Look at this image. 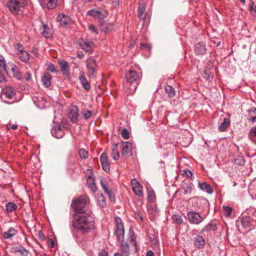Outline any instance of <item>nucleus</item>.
I'll use <instances>...</instances> for the list:
<instances>
[{"label":"nucleus","instance_id":"4468645a","mask_svg":"<svg viewBox=\"0 0 256 256\" xmlns=\"http://www.w3.org/2000/svg\"><path fill=\"white\" fill-rule=\"evenodd\" d=\"M100 161L103 170L106 172H109L110 170V164L108 162V156L106 152H103L102 154Z\"/></svg>","mask_w":256,"mask_h":256},{"label":"nucleus","instance_id":"bb28decb","mask_svg":"<svg viewBox=\"0 0 256 256\" xmlns=\"http://www.w3.org/2000/svg\"><path fill=\"white\" fill-rule=\"evenodd\" d=\"M59 64L63 74L65 76H68L69 73V66L68 62L64 60H61L59 62Z\"/></svg>","mask_w":256,"mask_h":256},{"label":"nucleus","instance_id":"0eeeda50","mask_svg":"<svg viewBox=\"0 0 256 256\" xmlns=\"http://www.w3.org/2000/svg\"><path fill=\"white\" fill-rule=\"evenodd\" d=\"M186 218L191 224H199L204 220L200 214L194 211H190L188 212Z\"/></svg>","mask_w":256,"mask_h":256},{"label":"nucleus","instance_id":"7ed1b4c3","mask_svg":"<svg viewBox=\"0 0 256 256\" xmlns=\"http://www.w3.org/2000/svg\"><path fill=\"white\" fill-rule=\"evenodd\" d=\"M141 75L138 74L136 71L130 70L126 74V78L128 82L130 84V93L135 92L139 83V80Z\"/></svg>","mask_w":256,"mask_h":256},{"label":"nucleus","instance_id":"c9c22d12","mask_svg":"<svg viewBox=\"0 0 256 256\" xmlns=\"http://www.w3.org/2000/svg\"><path fill=\"white\" fill-rule=\"evenodd\" d=\"M17 208V205L13 202H8L6 204V210L8 212H10Z\"/></svg>","mask_w":256,"mask_h":256},{"label":"nucleus","instance_id":"412c9836","mask_svg":"<svg viewBox=\"0 0 256 256\" xmlns=\"http://www.w3.org/2000/svg\"><path fill=\"white\" fill-rule=\"evenodd\" d=\"M16 54L22 62H26L30 60V55L25 50H20V52H16Z\"/></svg>","mask_w":256,"mask_h":256},{"label":"nucleus","instance_id":"0e129e2a","mask_svg":"<svg viewBox=\"0 0 256 256\" xmlns=\"http://www.w3.org/2000/svg\"><path fill=\"white\" fill-rule=\"evenodd\" d=\"M98 256H108V254L106 250H102L99 252Z\"/></svg>","mask_w":256,"mask_h":256},{"label":"nucleus","instance_id":"1a4fd4ad","mask_svg":"<svg viewBox=\"0 0 256 256\" xmlns=\"http://www.w3.org/2000/svg\"><path fill=\"white\" fill-rule=\"evenodd\" d=\"M100 184L104 192L108 196L110 200L114 202L115 200L114 193L112 190L108 186L106 182L102 177L100 178Z\"/></svg>","mask_w":256,"mask_h":256},{"label":"nucleus","instance_id":"3c124183","mask_svg":"<svg viewBox=\"0 0 256 256\" xmlns=\"http://www.w3.org/2000/svg\"><path fill=\"white\" fill-rule=\"evenodd\" d=\"M28 252L24 248H21V250L15 256H28Z\"/></svg>","mask_w":256,"mask_h":256},{"label":"nucleus","instance_id":"603ef678","mask_svg":"<svg viewBox=\"0 0 256 256\" xmlns=\"http://www.w3.org/2000/svg\"><path fill=\"white\" fill-rule=\"evenodd\" d=\"M234 162L236 164L240 166L244 165L245 163V161L242 157H240L236 159Z\"/></svg>","mask_w":256,"mask_h":256},{"label":"nucleus","instance_id":"2f4dec72","mask_svg":"<svg viewBox=\"0 0 256 256\" xmlns=\"http://www.w3.org/2000/svg\"><path fill=\"white\" fill-rule=\"evenodd\" d=\"M113 28V25L111 23L102 22L101 24V29L104 32H109Z\"/></svg>","mask_w":256,"mask_h":256},{"label":"nucleus","instance_id":"13d9d810","mask_svg":"<svg viewBox=\"0 0 256 256\" xmlns=\"http://www.w3.org/2000/svg\"><path fill=\"white\" fill-rule=\"evenodd\" d=\"M130 237L131 238V240L134 242V246H136V238L134 236V234L133 232H130Z\"/></svg>","mask_w":256,"mask_h":256},{"label":"nucleus","instance_id":"a19ab883","mask_svg":"<svg viewBox=\"0 0 256 256\" xmlns=\"http://www.w3.org/2000/svg\"><path fill=\"white\" fill-rule=\"evenodd\" d=\"M172 220L177 224H180L183 222L182 216L178 214H173Z\"/></svg>","mask_w":256,"mask_h":256},{"label":"nucleus","instance_id":"a18cd8bd","mask_svg":"<svg viewBox=\"0 0 256 256\" xmlns=\"http://www.w3.org/2000/svg\"><path fill=\"white\" fill-rule=\"evenodd\" d=\"M249 136L253 141L256 140V126L250 129L249 132Z\"/></svg>","mask_w":256,"mask_h":256},{"label":"nucleus","instance_id":"de8ad7c7","mask_svg":"<svg viewBox=\"0 0 256 256\" xmlns=\"http://www.w3.org/2000/svg\"><path fill=\"white\" fill-rule=\"evenodd\" d=\"M0 66L3 68L6 72H8V70L6 69L4 58L2 55H0Z\"/></svg>","mask_w":256,"mask_h":256},{"label":"nucleus","instance_id":"c85d7f7f","mask_svg":"<svg viewBox=\"0 0 256 256\" xmlns=\"http://www.w3.org/2000/svg\"><path fill=\"white\" fill-rule=\"evenodd\" d=\"M198 186L201 190H205L209 194H210L213 192L212 187L208 184L205 182L199 183Z\"/></svg>","mask_w":256,"mask_h":256},{"label":"nucleus","instance_id":"e433bc0d","mask_svg":"<svg viewBox=\"0 0 256 256\" xmlns=\"http://www.w3.org/2000/svg\"><path fill=\"white\" fill-rule=\"evenodd\" d=\"M165 90L169 97L172 98L175 95V90L172 86L168 85L166 86Z\"/></svg>","mask_w":256,"mask_h":256},{"label":"nucleus","instance_id":"aec40b11","mask_svg":"<svg viewBox=\"0 0 256 256\" xmlns=\"http://www.w3.org/2000/svg\"><path fill=\"white\" fill-rule=\"evenodd\" d=\"M194 246L198 248H202L205 245V240L203 237L200 235H197L194 240Z\"/></svg>","mask_w":256,"mask_h":256},{"label":"nucleus","instance_id":"473e14b6","mask_svg":"<svg viewBox=\"0 0 256 256\" xmlns=\"http://www.w3.org/2000/svg\"><path fill=\"white\" fill-rule=\"evenodd\" d=\"M114 223L116 224L115 230H124V227L122 224V222L120 218H115Z\"/></svg>","mask_w":256,"mask_h":256},{"label":"nucleus","instance_id":"338daca9","mask_svg":"<svg viewBox=\"0 0 256 256\" xmlns=\"http://www.w3.org/2000/svg\"><path fill=\"white\" fill-rule=\"evenodd\" d=\"M146 256H154V254L152 250H150L147 252Z\"/></svg>","mask_w":256,"mask_h":256},{"label":"nucleus","instance_id":"49530a36","mask_svg":"<svg viewBox=\"0 0 256 256\" xmlns=\"http://www.w3.org/2000/svg\"><path fill=\"white\" fill-rule=\"evenodd\" d=\"M182 188L184 190V193H190L192 190V186L190 184L188 183H184L182 186Z\"/></svg>","mask_w":256,"mask_h":256},{"label":"nucleus","instance_id":"6e6552de","mask_svg":"<svg viewBox=\"0 0 256 256\" xmlns=\"http://www.w3.org/2000/svg\"><path fill=\"white\" fill-rule=\"evenodd\" d=\"M251 224L252 222L249 217L239 218L236 221V226L238 231L240 232H243V229L250 228Z\"/></svg>","mask_w":256,"mask_h":256},{"label":"nucleus","instance_id":"20e7f679","mask_svg":"<svg viewBox=\"0 0 256 256\" xmlns=\"http://www.w3.org/2000/svg\"><path fill=\"white\" fill-rule=\"evenodd\" d=\"M86 62L88 77L90 78H95L97 68L96 60L93 58L90 57L86 60Z\"/></svg>","mask_w":256,"mask_h":256},{"label":"nucleus","instance_id":"f3484780","mask_svg":"<svg viewBox=\"0 0 256 256\" xmlns=\"http://www.w3.org/2000/svg\"><path fill=\"white\" fill-rule=\"evenodd\" d=\"M51 133L56 138H62L64 136V132L59 125L54 126L51 130Z\"/></svg>","mask_w":256,"mask_h":256},{"label":"nucleus","instance_id":"f704fd0d","mask_svg":"<svg viewBox=\"0 0 256 256\" xmlns=\"http://www.w3.org/2000/svg\"><path fill=\"white\" fill-rule=\"evenodd\" d=\"M249 10L250 12L256 17V5L253 0H250L249 2Z\"/></svg>","mask_w":256,"mask_h":256},{"label":"nucleus","instance_id":"79ce46f5","mask_svg":"<svg viewBox=\"0 0 256 256\" xmlns=\"http://www.w3.org/2000/svg\"><path fill=\"white\" fill-rule=\"evenodd\" d=\"M145 12V6L144 4H140L138 9V17L140 18H142L143 14Z\"/></svg>","mask_w":256,"mask_h":256},{"label":"nucleus","instance_id":"c756f323","mask_svg":"<svg viewBox=\"0 0 256 256\" xmlns=\"http://www.w3.org/2000/svg\"><path fill=\"white\" fill-rule=\"evenodd\" d=\"M249 112V116L248 120L250 122H256V108H252L250 110H248Z\"/></svg>","mask_w":256,"mask_h":256},{"label":"nucleus","instance_id":"9b49d317","mask_svg":"<svg viewBox=\"0 0 256 256\" xmlns=\"http://www.w3.org/2000/svg\"><path fill=\"white\" fill-rule=\"evenodd\" d=\"M78 109L76 106H72L69 108L68 116L72 123H76L78 116Z\"/></svg>","mask_w":256,"mask_h":256},{"label":"nucleus","instance_id":"ea45409f","mask_svg":"<svg viewBox=\"0 0 256 256\" xmlns=\"http://www.w3.org/2000/svg\"><path fill=\"white\" fill-rule=\"evenodd\" d=\"M115 234L116 236L117 239L119 242H124L123 239L124 237V230H115Z\"/></svg>","mask_w":256,"mask_h":256},{"label":"nucleus","instance_id":"f03ea898","mask_svg":"<svg viewBox=\"0 0 256 256\" xmlns=\"http://www.w3.org/2000/svg\"><path fill=\"white\" fill-rule=\"evenodd\" d=\"M90 203L89 198L87 196H83L72 200V208L78 214H84L87 206Z\"/></svg>","mask_w":256,"mask_h":256},{"label":"nucleus","instance_id":"dca6fc26","mask_svg":"<svg viewBox=\"0 0 256 256\" xmlns=\"http://www.w3.org/2000/svg\"><path fill=\"white\" fill-rule=\"evenodd\" d=\"M80 45L82 50L87 52H92L94 46L93 42L85 41L84 40H80Z\"/></svg>","mask_w":256,"mask_h":256},{"label":"nucleus","instance_id":"a878e982","mask_svg":"<svg viewBox=\"0 0 256 256\" xmlns=\"http://www.w3.org/2000/svg\"><path fill=\"white\" fill-rule=\"evenodd\" d=\"M217 229L216 224L214 222H210L206 224L201 230L200 233L202 234L204 232L215 231Z\"/></svg>","mask_w":256,"mask_h":256},{"label":"nucleus","instance_id":"ddd939ff","mask_svg":"<svg viewBox=\"0 0 256 256\" xmlns=\"http://www.w3.org/2000/svg\"><path fill=\"white\" fill-rule=\"evenodd\" d=\"M132 144L128 142L122 143V154L123 156H131L132 154Z\"/></svg>","mask_w":256,"mask_h":256},{"label":"nucleus","instance_id":"bf43d9fd","mask_svg":"<svg viewBox=\"0 0 256 256\" xmlns=\"http://www.w3.org/2000/svg\"><path fill=\"white\" fill-rule=\"evenodd\" d=\"M148 198L150 200H153L154 198V194L153 192H148Z\"/></svg>","mask_w":256,"mask_h":256},{"label":"nucleus","instance_id":"58836bf2","mask_svg":"<svg viewBox=\"0 0 256 256\" xmlns=\"http://www.w3.org/2000/svg\"><path fill=\"white\" fill-rule=\"evenodd\" d=\"M118 145V144L115 145V148H112V152L111 153V156L114 160H118L120 157L119 152L116 148Z\"/></svg>","mask_w":256,"mask_h":256},{"label":"nucleus","instance_id":"6e6d98bb","mask_svg":"<svg viewBox=\"0 0 256 256\" xmlns=\"http://www.w3.org/2000/svg\"><path fill=\"white\" fill-rule=\"evenodd\" d=\"M14 48L17 50V52H20V50H24L23 46L20 43L16 44L14 46Z\"/></svg>","mask_w":256,"mask_h":256},{"label":"nucleus","instance_id":"39448f33","mask_svg":"<svg viewBox=\"0 0 256 256\" xmlns=\"http://www.w3.org/2000/svg\"><path fill=\"white\" fill-rule=\"evenodd\" d=\"M26 3V0H10L7 2V6L11 12L16 14Z\"/></svg>","mask_w":256,"mask_h":256},{"label":"nucleus","instance_id":"4c0bfd02","mask_svg":"<svg viewBox=\"0 0 256 256\" xmlns=\"http://www.w3.org/2000/svg\"><path fill=\"white\" fill-rule=\"evenodd\" d=\"M97 200L98 204L101 208H104L106 206V201L104 196L102 194H100L98 196Z\"/></svg>","mask_w":256,"mask_h":256},{"label":"nucleus","instance_id":"7c9ffc66","mask_svg":"<svg viewBox=\"0 0 256 256\" xmlns=\"http://www.w3.org/2000/svg\"><path fill=\"white\" fill-rule=\"evenodd\" d=\"M230 124V120L228 118H224L223 122L220 124L218 127V130L220 132L224 131Z\"/></svg>","mask_w":256,"mask_h":256},{"label":"nucleus","instance_id":"9d476101","mask_svg":"<svg viewBox=\"0 0 256 256\" xmlns=\"http://www.w3.org/2000/svg\"><path fill=\"white\" fill-rule=\"evenodd\" d=\"M130 245L126 242H122L120 244V252H116L114 256H130Z\"/></svg>","mask_w":256,"mask_h":256},{"label":"nucleus","instance_id":"b1692460","mask_svg":"<svg viewBox=\"0 0 256 256\" xmlns=\"http://www.w3.org/2000/svg\"><path fill=\"white\" fill-rule=\"evenodd\" d=\"M195 52L196 54H204L206 53V48L203 42H198L195 46Z\"/></svg>","mask_w":256,"mask_h":256},{"label":"nucleus","instance_id":"5701e85b","mask_svg":"<svg viewBox=\"0 0 256 256\" xmlns=\"http://www.w3.org/2000/svg\"><path fill=\"white\" fill-rule=\"evenodd\" d=\"M79 80L84 88L86 90H88L90 89V85L86 80L84 72H81V74L79 76Z\"/></svg>","mask_w":256,"mask_h":256},{"label":"nucleus","instance_id":"2eb2a0df","mask_svg":"<svg viewBox=\"0 0 256 256\" xmlns=\"http://www.w3.org/2000/svg\"><path fill=\"white\" fill-rule=\"evenodd\" d=\"M40 5L44 8L53 9L57 4V0H38Z\"/></svg>","mask_w":256,"mask_h":256},{"label":"nucleus","instance_id":"423d86ee","mask_svg":"<svg viewBox=\"0 0 256 256\" xmlns=\"http://www.w3.org/2000/svg\"><path fill=\"white\" fill-rule=\"evenodd\" d=\"M16 94V92L14 89L10 86H6L4 88L1 92L2 98L7 103H12L11 101H9L7 99H12Z\"/></svg>","mask_w":256,"mask_h":256},{"label":"nucleus","instance_id":"5fc2aeb1","mask_svg":"<svg viewBox=\"0 0 256 256\" xmlns=\"http://www.w3.org/2000/svg\"><path fill=\"white\" fill-rule=\"evenodd\" d=\"M182 174L186 176L188 178H190L192 176V173L190 170H186L184 171V173Z\"/></svg>","mask_w":256,"mask_h":256},{"label":"nucleus","instance_id":"09e8293b","mask_svg":"<svg viewBox=\"0 0 256 256\" xmlns=\"http://www.w3.org/2000/svg\"><path fill=\"white\" fill-rule=\"evenodd\" d=\"M99 14V10H92L88 12V14L90 16L97 18Z\"/></svg>","mask_w":256,"mask_h":256},{"label":"nucleus","instance_id":"c03bdc74","mask_svg":"<svg viewBox=\"0 0 256 256\" xmlns=\"http://www.w3.org/2000/svg\"><path fill=\"white\" fill-rule=\"evenodd\" d=\"M108 15V12L107 10H99V14L98 15L97 18L100 20H102L104 19V18L107 16Z\"/></svg>","mask_w":256,"mask_h":256},{"label":"nucleus","instance_id":"e2e57ef3","mask_svg":"<svg viewBox=\"0 0 256 256\" xmlns=\"http://www.w3.org/2000/svg\"><path fill=\"white\" fill-rule=\"evenodd\" d=\"M21 250V248H12V252L14 253V255H16L19 252H20Z\"/></svg>","mask_w":256,"mask_h":256},{"label":"nucleus","instance_id":"680f3d73","mask_svg":"<svg viewBox=\"0 0 256 256\" xmlns=\"http://www.w3.org/2000/svg\"><path fill=\"white\" fill-rule=\"evenodd\" d=\"M88 28L89 30L92 32H94L95 33H97V30H96V28L92 24H90L88 26Z\"/></svg>","mask_w":256,"mask_h":256},{"label":"nucleus","instance_id":"864d4df0","mask_svg":"<svg viewBox=\"0 0 256 256\" xmlns=\"http://www.w3.org/2000/svg\"><path fill=\"white\" fill-rule=\"evenodd\" d=\"M47 70L48 71H50L52 72H56L54 65L51 63H50L48 64Z\"/></svg>","mask_w":256,"mask_h":256},{"label":"nucleus","instance_id":"8fccbe9b","mask_svg":"<svg viewBox=\"0 0 256 256\" xmlns=\"http://www.w3.org/2000/svg\"><path fill=\"white\" fill-rule=\"evenodd\" d=\"M121 135L123 138L124 139H128L129 138V132L127 129L124 128L122 132Z\"/></svg>","mask_w":256,"mask_h":256},{"label":"nucleus","instance_id":"4d7b16f0","mask_svg":"<svg viewBox=\"0 0 256 256\" xmlns=\"http://www.w3.org/2000/svg\"><path fill=\"white\" fill-rule=\"evenodd\" d=\"M92 116V112L90 110L85 111L84 112V116L86 119L89 118Z\"/></svg>","mask_w":256,"mask_h":256},{"label":"nucleus","instance_id":"4be33fe9","mask_svg":"<svg viewBox=\"0 0 256 256\" xmlns=\"http://www.w3.org/2000/svg\"><path fill=\"white\" fill-rule=\"evenodd\" d=\"M17 233V230L14 228H10L7 231L3 233L2 236L5 239H12Z\"/></svg>","mask_w":256,"mask_h":256},{"label":"nucleus","instance_id":"6ab92c4d","mask_svg":"<svg viewBox=\"0 0 256 256\" xmlns=\"http://www.w3.org/2000/svg\"><path fill=\"white\" fill-rule=\"evenodd\" d=\"M56 19L60 24L63 26H66L70 22V19L69 16L64 14H58Z\"/></svg>","mask_w":256,"mask_h":256},{"label":"nucleus","instance_id":"69168bd1","mask_svg":"<svg viewBox=\"0 0 256 256\" xmlns=\"http://www.w3.org/2000/svg\"><path fill=\"white\" fill-rule=\"evenodd\" d=\"M113 6L117 7L119 4V0H112Z\"/></svg>","mask_w":256,"mask_h":256},{"label":"nucleus","instance_id":"774afa93","mask_svg":"<svg viewBox=\"0 0 256 256\" xmlns=\"http://www.w3.org/2000/svg\"><path fill=\"white\" fill-rule=\"evenodd\" d=\"M77 56L79 58L81 59V58H83L84 54H82V52H78L77 54Z\"/></svg>","mask_w":256,"mask_h":256},{"label":"nucleus","instance_id":"f8f14e48","mask_svg":"<svg viewBox=\"0 0 256 256\" xmlns=\"http://www.w3.org/2000/svg\"><path fill=\"white\" fill-rule=\"evenodd\" d=\"M131 184L134 194L140 197L142 196V187L140 183L136 178H134L131 180Z\"/></svg>","mask_w":256,"mask_h":256},{"label":"nucleus","instance_id":"cd10ccee","mask_svg":"<svg viewBox=\"0 0 256 256\" xmlns=\"http://www.w3.org/2000/svg\"><path fill=\"white\" fill-rule=\"evenodd\" d=\"M41 32L46 38H50L52 35V31L46 25L44 24L41 29Z\"/></svg>","mask_w":256,"mask_h":256},{"label":"nucleus","instance_id":"052dcab7","mask_svg":"<svg viewBox=\"0 0 256 256\" xmlns=\"http://www.w3.org/2000/svg\"><path fill=\"white\" fill-rule=\"evenodd\" d=\"M224 210H225L226 212V216H230L231 214L232 210V208L230 207H228V206H226V207L224 208Z\"/></svg>","mask_w":256,"mask_h":256},{"label":"nucleus","instance_id":"72a5a7b5","mask_svg":"<svg viewBox=\"0 0 256 256\" xmlns=\"http://www.w3.org/2000/svg\"><path fill=\"white\" fill-rule=\"evenodd\" d=\"M88 184L89 188L93 192H94L97 190V187L94 182V180L90 176L88 177Z\"/></svg>","mask_w":256,"mask_h":256},{"label":"nucleus","instance_id":"393cba45","mask_svg":"<svg viewBox=\"0 0 256 256\" xmlns=\"http://www.w3.org/2000/svg\"><path fill=\"white\" fill-rule=\"evenodd\" d=\"M51 75L48 72L44 73L42 78L43 85L46 88H48L51 84Z\"/></svg>","mask_w":256,"mask_h":256},{"label":"nucleus","instance_id":"a211bd4d","mask_svg":"<svg viewBox=\"0 0 256 256\" xmlns=\"http://www.w3.org/2000/svg\"><path fill=\"white\" fill-rule=\"evenodd\" d=\"M6 69L8 72H6L8 74H10V72H12L13 76L18 78L19 76V73L18 72V67L12 63H8L6 65Z\"/></svg>","mask_w":256,"mask_h":256},{"label":"nucleus","instance_id":"f257e3e1","mask_svg":"<svg viewBox=\"0 0 256 256\" xmlns=\"http://www.w3.org/2000/svg\"><path fill=\"white\" fill-rule=\"evenodd\" d=\"M94 223L93 216L86 214H76L72 221L73 227L84 233L88 232L94 229Z\"/></svg>","mask_w":256,"mask_h":256},{"label":"nucleus","instance_id":"37998d69","mask_svg":"<svg viewBox=\"0 0 256 256\" xmlns=\"http://www.w3.org/2000/svg\"><path fill=\"white\" fill-rule=\"evenodd\" d=\"M79 156L82 159H86L88 157V152L84 148H80L78 151Z\"/></svg>","mask_w":256,"mask_h":256}]
</instances>
